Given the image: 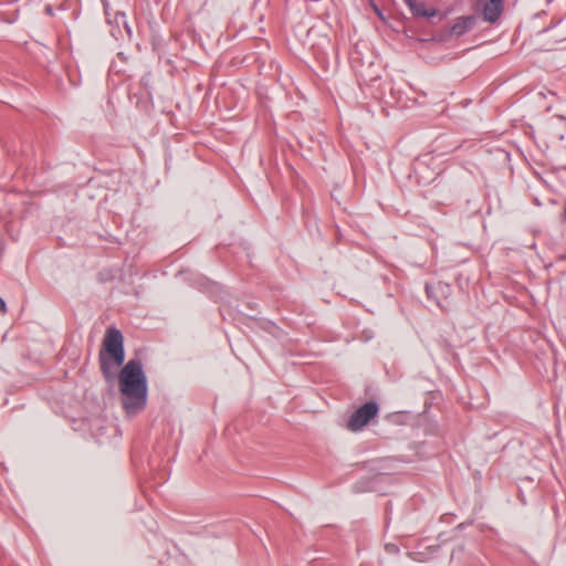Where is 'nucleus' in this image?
<instances>
[{"instance_id":"1","label":"nucleus","mask_w":566,"mask_h":566,"mask_svg":"<svg viewBox=\"0 0 566 566\" xmlns=\"http://www.w3.org/2000/svg\"><path fill=\"white\" fill-rule=\"evenodd\" d=\"M118 378L125 410L128 413H135L144 409L147 402V378L142 361L129 359Z\"/></svg>"},{"instance_id":"2","label":"nucleus","mask_w":566,"mask_h":566,"mask_svg":"<svg viewBox=\"0 0 566 566\" xmlns=\"http://www.w3.org/2000/svg\"><path fill=\"white\" fill-rule=\"evenodd\" d=\"M125 360L124 336L116 327L106 329L103 347L98 354L101 371L106 381L114 380L116 369L123 365Z\"/></svg>"},{"instance_id":"3","label":"nucleus","mask_w":566,"mask_h":566,"mask_svg":"<svg viewBox=\"0 0 566 566\" xmlns=\"http://www.w3.org/2000/svg\"><path fill=\"white\" fill-rule=\"evenodd\" d=\"M379 412V406L376 401H368L356 409L347 421V429L356 432L367 426Z\"/></svg>"},{"instance_id":"4","label":"nucleus","mask_w":566,"mask_h":566,"mask_svg":"<svg viewBox=\"0 0 566 566\" xmlns=\"http://www.w3.org/2000/svg\"><path fill=\"white\" fill-rule=\"evenodd\" d=\"M426 294L429 298H433L437 305L443 311L450 310L449 296L451 295L452 287L448 283L437 282L434 284L427 283L424 286Z\"/></svg>"},{"instance_id":"5","label":"nucleus","mask_w":566,"mask_h":566,"mask_svg":"<svg viewBox=\"0 0 566 566\" xmlns=\"http://www.w3.org/2000/svg\"><path fill=\"white\" fill-rule=\"evenodd\" d=\"M503 12V0H488L483 6V19L490 23L499 20Z\"/></svg>"},{"instance_id":"6","label":"nucleus","mask_w":566,"mask_h":566,"mask_svg":"<svg viewBox=\"0 0 566 566\" xmlns=\"http://www.w3.org/2000/svg\"><path fill=\"white\" fill-rule=\"evenodd\" d=\"M476 24L475 15H465L457 19L455 23L451 28V33L454 35H463L468 31L472 30Z\"/></svg>"},{"instance_id":"7","label":"nucleus","mask_w":566,"mask_h":566,"mask_svg":"<svg viewBox=\"0 0 566 566\" xmlns=\"http://www.w3.org/2000/svg\"><path fill=\"white\" fill-rule=\"evenodd\" d=\"M408 8L412 14L418 18H432L437 14V10L434 8H427L423 1L416 0L412 3H409Z\"/></svg>"},{"instance_id":"8","label":"nucleus","mask_w":566,"mask_h":566,"mask_svg":"<svg viewBox=\"0 0 566 566\" xmlns=\"http://www.w3.org/2000/svg\"><path fill=\"white\" fill-rule=\"evenodd\" d=\"M386 551L388 553H398L399 552V548L398 546H396L395 544H387L386 545Z\"/></svg>"},{"instance_id":"9","label":"nucleus","mask_w":566,"mask_h":566,"mask_svg":"<svg viewBox=\"0 0 566 566\" xmlns=\"http://www.w3.org/2000/svg\"><path fill=\"white\" fill-rule=\"evenodd\" d=\"M0 312L2 314L7 313V304H6V302H4V300L2 297H0Z\"/></svg>"},{"instance_id":"10","label":"nucleus","mask_w":566,"mask_h":566,"mask_svg":"<svg viewBox=\"0 0 566 566\" xmlns=\"http://www.w3.org/2000/svg\"><path fill=\"white\" fill-rule=\"evenodd\" d=\"M45 12H46L48 14H51V15H52V14H53V9H52V7H51V6H46V7H45Z\"/></svg>"},{"instance_id":"11","label":"nucleus","mask_w":566,"mask_h":566,"mask_svg":"<svg viewBox=\"0 0 566 566\" xmlns=\"http://www.w3.org/2000/svg\"><path fill=\"white\" fill-rule=\"evenodd\" d=\"M403 1H405V3L409 7V3H412V2H415L416 0H403Z\"/></svg>"}]
</instances>
